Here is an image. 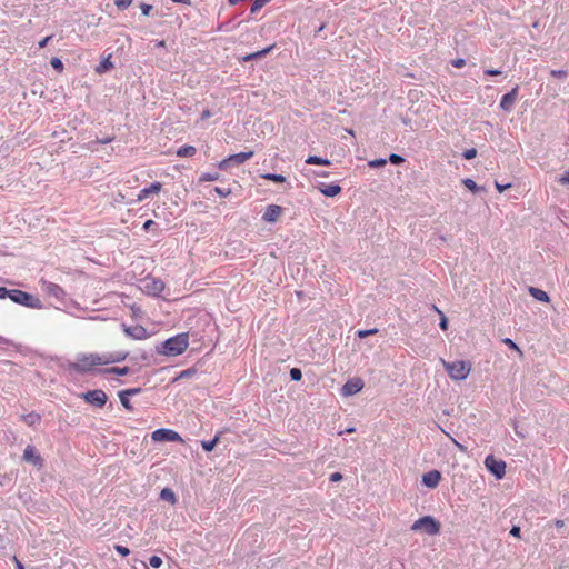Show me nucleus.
Returning a JSON list of instances; mask_svg holds the SVG:
<instances>
[{
  "instance_id": "obj_38",
  "label": "nucleus",
  "mask_w": 569,
  "mask_h": 569,
  "mask_svg": "<svg viewBox=\"0 0 569 569\" xmlns=\"http://www.w3.org/2000/svg\"><path fill=\"white\" fill-rule=\"evenodd\" d=\"M50 63H51L52 68L58 71H61L63 69V63H62L61 59H59V58H52Z\"/></svg>"
},
{
  "instance_id": "obj_62",
  "label": "nucleus",
  "mask_w": 569,
  "mask_h": 569,
  "mask_svg": "<svg viewBox=\"0 0 569 569\" xmlns=\"http://www.w3.org/2000/svg\"><path fill=\"white\" fill-rule=\"evenodd\" d=\"M355 431H356V428H353V427L347 428V429L345 430V432H347V433H352V432H355ZM342 433H343V431L339 432V435H342Z\"/></svg>"
},
{
  "instance_id": "obj_13",
  "label": "nucleus",
  "mask_w": 569,
  "mask_h": 569,
  "mask_svg": "<svg viewBox=\"0 0 569 569\" xmlns=\"http://www.w3.org/2000/svg\"><path fill=\"white\" fill-rule=\"evenodd\" d=\"M518 96V87L513 88L510 92L502 96L500 101V108L507 112H509L517 99Z\"/></svg>"
},
{
  "instance_id": "obj_11",
  "label": "nucleus",
  "mask_w": 569,
  "mask_h": 569,
  "mask_svg": "<svg viewBox=\"0 0 569 569\" xmlns=\"http://www.w3.org/2000/svg\"><path fill=\"white\" fill-rule=\"evenodd\" d=\"M365 387L362 379L352 378L349 379L341 388V393L343 397H350L358 392H360Z\"/></svg>"
},
{
  "instance_id": "obj_24",
  "label": "nucleus",
  "mask_w": 569,
  "mask_h": 569,
  "mask_svg": "<svg viewBox=\"0 0 569 569\" xmlns=\"http://www.w3.org/2000/svg\"><path fill=\"white\" fill-rule=\"evenodd\" d=\"M274 46H270L263 50H260V51H257V52H253V53H249L247 56H244L242 58L243 61H250L252 59H256V58H260V57H263L266 56L267 53H269L271 51V49L273 48Z\"/></svg>"
},
{
  "instance_id": "obj_16",
  "label": "nucleus",
  "mask_w": 569,
  "mask_h": 569,
  "mask_svg": "<svg viewBox=\"0 0 569 569\" xmlns=\"http://www.w3.org/2000/svg\"><path fill=\"white\" fill-rule=\"evenodd\" d=\"M23 459L32 463L33 466H41V457L37 453L36 449L32 446H27L23 451Z\"/></svg>"
},
{
  "instance_id": "obj_28",
  "label": "nucleus",
  "mask_w": 569,
  "mask_h": 569,
  "mask_svg": "<svg viewBox=\"0 0 569 569\" xmlns=\"http://www.w3.org/2000/svg\"><path fill=\"white\" fill-rule=\"evenodd\" d=\"M22 419L29 426H34L40 422V416L33 412L23 416Z\"/></svg>"
},
{
  "instance_id": "obj_14",
  "label": "nucleus",
  "mask_w": 569,
  "mask_h": 569,
  "mask_svg": "<svg viewBox=\"0 0 569 569\" xmlns=\"http://www.w3.org/2000/svg\"><path fill=\"white\" fill-rule=\"evenodd\" d=\"M441 479V473L438 470H431L422 476V483L428 488H436Z\"/></svg>"
},
{
  "instance_id": "obj_60",
  "label": "nucleus",
  "mask_w": 569,
  "mask_h": 569,
  "mask_svg": "<svg viewBox=\"0 0 569 569\" xmlns=\"http://www.w3.org/2000/svg\"><path fill=\"white\" fill-rule=\"evenodd\" d=\"M211 117V112L209 110H204L201 114V120H206Z\"/></svg>"
},
{
  "instance_id": "obj_46",
  "label": "nucleus",
  "mask_w": 569,
  "mask_h": 569,
  "mask_svg": "<svg viewBox=\"0 0 569 569\" xmlns=\"http://www.w3.org/2000/svg\"><path fill=\"white\" fill-rule=\"evenodd\" d=\"M140 9H141V12L143 16H148L152 9V6L151 4H147V3H141L140 4Z\"/></svg>"
},
{
  "instance_id": "obj_29",
  "label": "nucleus",
  "mask_w": 569,
  "mask_h": 569,
  "mask_svg": "<svg viewBox=\"0 0 569 569\" xmlns=\"http://www.w3.org/2000/svg\"><path fill=\"white\" fill-rule=\"evenodd\" d=\"M261 177L266 180H270L278 183H283L286 181V177L282 174L264 173Z\"/></svg>"
},
{
  "instance_id": "obj_36",
  "label": "nucleus",
  "mask_w": 569,
  "mask_h": 569,
  "mask_svg": "<svg viewBox=\"0 0 569 569\" xmlns=\"http://www.w3.org/2000/svg\"><path fill=\"white\" fill-rule=\"evenodd\" d=\"M290 378L293 380V381H300L301 378H302V373H301V370L298 369V368H292L290 370Z\"/></svg>"
},
{
  "instance_id": "obj_58",
  "label": "nucleus",
  "mask_w": 569,
  "mask_h": 569,
  "mask_svg": "<svg viewBox=\"0 0 569 569\" xmlns=\"http://www.w3.org/2000/svg\"><path fill=\"white\" fill-rule=\"evenodd\" d=\"M51 39V36H48L46 38H43L40 42H39V48H44L47 46V43L49 42V40Z\"/></svg>"
},
{
  "instance_id": "obj_61",
  "label": "nucleus",
  "mask_w": 569,
  "mask_h": 569,
  "mask_svg": "<svg viewBox=\"0 0 569 569\" xmlns=\"http://www.w3.org/2000/svg\"><path fill=\"white\" fill-rule=\"evenodd\" d=\"M152 224H153V221L152 220H148V221L144 222L143 229L148 230Z\"/></svg>"
},
{
  "instance_id": "obj_33",
  "label": "nucleus",
  "mask_w": 569,
  "mask_h": 569,
  "mask_svg": "<svg viewBox=\"0 0 569 569\" xmlns=\"http://www.w3.org/2000/svg\"><path fill=\"white\" fill-rule=\"evenodd\" d=\"M502 342H503L505 345H507L509 348H511V349L516 350L520 356L522 355V351L520 350V348L518 347V345H517L513 340H511L510 338H505V339L502 340Z\"/></svg>"
},
{
  "instance_id": "obj_25",
  "label": "nucleus",
  "mask_w": 569,
  "mask_h": 569,
  "mask_svg": "<svg viewBox=\"0 0 569 569\" xmlns=\"http://www.w3.org/2000/svg\"><path fill=\"white\" fill-rule=\"evenodd\" d=\"M197 149L193 146H183L178 149L177 156L179 157H192Z\"/></svg>"
},
{
  "instance_id": "obj_3",
  "label": "nucleus",
  "mask_w": 569,
  "mask_h": 569,
  "mask_svg": "<svg viewBox=\"0 0 569 569\" xmlns=\"http://www.w3.org/2000/svg\"><path fill=\"white\" fill-rule=\"evenodd\" d=\"M189 346V338L187 333H180L164 341L162 346V353L169 357H176L187 350Z\"/></svg>"
},
{
  "instance_id": "obj_5",
  "label": "nucleus",
  "mask_w": 569,
  "mask_h": 569,
  "mask_svg": "<svg viewBox=\"0 0 569 569\" xmlns=\"http://www.w3.org/2000/svg\"><path fill=\"white\" fill-rule=\"evenodd\" d=\"M485 467L491 472L497 479H502L506 475V462L497 459L495 456L489 455L485 459Z\"/></svg>"
},
{
  "instance_id": "obj_20",
  "label": "nucleus",
  "mask_w": 569,
  "mask_h": 569,
  "mask_svg": "<svg viewBox=\"0 0 569 569\" xmlns=\"http://www.w3.org/2000/svg\"><path fill=\"white\" fill-rule=\"evenodd\" d=\"M113 68V63L110 59V56L104 58L97 67H96V72L101 74V73H104L106 71L110 70Z\"/></svg>"
},
{
  "instance_id": "obj_8",
  "label": "nucleus",
  "mask_w": 569,
  "mask_h": 569,
  "mask_svg": "<svg viewBox=\"0 0 569 569\" xmlns=\"http://www.w3.org/2000/svg\"><path fill=\"white\" fill-rule=\"evenodd\" d=\"M253 156V151L240 152L231 154L219 162L218 167L221 170H227L232 164H240L249 160Z\"/></svg>"
},
{
  "instance_id": "obj_7",
  "label": "nucleus",
  "mask_w": 569,
  "mask_h": 569,
  "mask_svg": "<svg viewBox=\"0 0 569 569\" xmlns=\"http://www.w3.org/2000/svg\"><path fill=\"white\" fill-rule=\"evenodd\" d=\"M151 439L156 442H161V441L182 442L183 441L181 436L177 431H174L172 429H167V428H160V429L154 430L151 433Z\"/></svg>"
},
{
  "instance_id": "obj_57",
  "label": "nucleus",
  "mask_w": 569,
  "mask_h": 569,
  "mask_svg": "<svg viewBox=\"0 0 569 569\" xmlns=\"http://www.w3.org/2000/svg\"><path fill=\"white\" fill-rule=\"evenodd\" d=\"M553 526L557 528V529H562L565 527V521L561 520V519H556L553 521Z\"/></svg>"
},
{
  "instance_id": "obj_6",
  "label": "nucleus",
  "mask_w": 569,
  "mask_h": 569,
  "mask_svg": "<svg viewBox=\"0 0 569 569\" xmlns=\"http://www.w3.org/2000/svg\"><path fill=\"white\" fill-rule=\"evenodd\" d=\"M164 282L156 278H146L140 282V289L150 296H159L164 290Z\"/></svg>"
},
{
  "instance_id": "obj_64",
  "label": "nucleus",
  "mask_w": 569,
  "mask_h": 569,
  "mask_svg": "<svg viewBox=\"0 0 569 569\" xmlns=\"http://www.w3.org/2000/svg\"><path fill=\"white\" fill-rule=\"evenodd\" d=\"M189 376V371L188 370H184L180 373V378H183V377H188Z\"/></svg>"
},
{
  "instance_id": "obj_50",
  "label": "nucleus",
  "mask_w": 569,
  "mask_h": 569,
  "mask_svg": "<svg viewBox=\"0 0 569 569\" xmlns=\"http://www.w3.org/2000/svg\"><path fill=\"white\" fill-rule=\"evenodd\" d=\"M495 187L499 192H503L505 190L509 189L511 187L510 183L501 184L498 181L495 182Z\"/></svg>"
},
{
  "instance_id": "obj_31",
  "label": "nucleus",
  "mask_w": 569,
  "mask_h": 569,
  "mask_svg": "<svg viewBox=\"0 0 569 569\" xmlns=\"http://www.w3.org/2000/svg\"><path fill=\"white\" fill-rule=\"evenodd\" d=\"M119 399H120V402L121 405L128 409V410H131L132 407H131V403H130V400H129V396H127L126 393H123L122 391L119 392Z\"/></svg>"
},
{
  "instance_id": "obj_43",
  "label": "nucleus",
  "mask_w": 569,
  "mask_h": 569,
  "mask_svg": "<svg viewBox=\"0 0 569 569\" xmlns=\"http://www.w3.org/2000/svg\"><path fill=\"white\" fill-rule=\"evenodd\" d=\"M378 332V329L373 328V329H369V330H359L358 331V337L360 338H365L369 335H373V333H377Z\"/></svg>"
},
{
  "instance_id": "obj_48",
  "label": "nucleus",
  "mask_w": 569,
  "mask_h": 569,
  "mask_svg": "<svg viewBox=\"0 0 569 569\" xmlns=\"http://www.w3.org/2000/svg\"><path fill=\"white\" fill-rule=\"evenodd\" d=\"M510 535H511L512 537L520 538V537H521V529H520V527H518V526H513V527L510 529Z\"/></svg>"
},
{
  "instance_id": "obj_56",
  "label": "nucleus",
  "mask_w": 569,
  "mask_h": 569,
  "mask_svg": "<svg viewBox=\"0 0 569 569\" xmlns=\"http://www.w3.org/2000/svg\"><path fill=\"white\" fill-rule=\"evenodd\" d=\"M485 72H486L488 76H499V74H501V71H500V70H498V69H487Z\"/></svg>"
},
{
  "instance_id": "obj_34",
  "label": "nucleus",
  "mask_w": 569,
  "mask_h": 569,
  "mask_svg": "<svg viewBox=\"0 0 569 569\" xmlns=\"http://www.w3.org/2000/svg\"><path fill=\"white\" fill-rule=\"evenodd\" d=\"M386 163H387V160H386V159H383V158H380V159L370 160V161L368 162V166H369L370 168H379V167H383V166H386Z\"/></svg>"
},
{
  "instance_id": "obj_4",
  "label": "nucleus",
  "mask_w": 569,
  "mask_h": 569,
  "mask_svg": "<svg viewBox=\"0 0 569 569\" xmlns=\"http://www.w3.org/2000/svg\"><path fill=\"white\" fill-rule=\"evenodd\" d=\"M440 522L431 516H425L411 525L412 531H421L429 536H436L440 532Z\"/></svg>"
},
{
  "instance_id": "obj_53",
  "label": "nucleus",
  "mask_w": 569,
  "mask_h": 569,
  "mask_svg": "<svg viewBox=\"0 0 569 569\" xmlns=\"http://www.w3.org/2000/svg\"><path fill=\"white\" fill-rule=\"evenodd\" d=\"M10 290L4 287H0V299L9 298Z\"/></svg>"
},
{
  "instance_id": "obj_47",
  "label": "nucleus",
  "mask_w": 569,
  "mask_h": 569,
  "mask_svg": "<svg viewBox=\"0 0 569 569\" xmlns=\"http://www.w3.org/2000/svg\"><path fill=\"white\" fill-rule=\"evenodd\" d=\"M450 440L452 441V443L461 451V452H465L466 451V447L463 445H461L459 441H457L453 437H451L450 435L446 433Z\"/></svg>"
},
{
  "instance_id": "obj_30",
  "label": "nucleus",
  "mask_w": 569,
  "mask_h": 569,
  "mask_svg": "<svg viewBox=\"0 0 569 569\" xmlns=\"http://www.w3.org/2000/svg\"><path fill=\"white\" fill-rule=\"evenodd\" d=\"M269 0H256L253 4L251 6V13H257L259 10H261Z\"/></svg>"
},
{
  "instance_id": "obj_12",
  "label": "nucleus",
  "mask_w": 569,
  "mask_h": 569,
  "mask_svg": "<svg viewBox=\"0 0 569 569\" xmlns=\"http://www.w3.org/2000/svg\"><path fill=\"white\" fill-rule=\"evenodd\" d=\"M283 213V208L278 204H269L263 212V220L269 223L277 222Z\"/></svg>"
},
{
  "instance_id": "obj_44",
  "label": "nucleus",
  "mask_w": 569,
  "mask_h": 569,
  "mask_svg": "<svg viewBox=\"0 0 569 569\" xmlns=\"http://www.w3.org/2000/svg\"><path fill=\"white\" fill-rule=\"evenodd\" d=\"M108 371L114 372V373L120 375V376H124V375H127L129 372V369L127 367H123V368H111Z\"/></svg>"
},
{
  "instance_id": "obj_40",
  "label": "nucleus",
  "mask_w": 569,
  "mask_h": 569,
  "mask_svg": "<svg viewBox=\"0 0 569 569\" xmlns=\"http://www.w3.org/2000/svg\"><path fill=\"white\" fill-rule=\"evenodd\" d=\"M462 156H463L465 159L471 160V159L476 158L477 150L475 148L467 149V150L463 151Z\"/></svg>"
},
{
  "instance_id": "obj_27",
  "label": "nucleus",
  "mask_w": 569,
  "mask_h": 569,
  "mask_svg": "<svg viewBox=\"0 0 569 569\" xmlns=\"http://www.w3.org/2000/svg\"><path fill=\"white\" fill-rule=\"evenodd\" d=\"M220 440V437L219 436H216L213 439L211 440H204L201 442V446L203 448V450L210 452L214 449V447L217 446V443L219 442Z\"/></svg>"
},
{
  "instance_id": "obj_2",
  "label": "nucleus",
  "mask_w": 569,
  "mask_h": 569,
  "mask_svg": "<svg viewBox=\"0 0 569 569\" xmlns=\"http://www.w3.org/2000/svg\"><path fill=\"white\" fill-rule=\"evenodd\" d=\"M442 366L445 367L449 377L455 381H462L468 378L471 371V363L466 360L458 361H446L445 359H440Z\"/></svg>"
},
{
  "instance_id": "obj_35",
  "label": "nucleus",
  "mask_w": 569,
  "mask_h": 569,
  "mask_svg": "<svg viewBox=\"0 0 569 569\" xmlns=\"http://www.w3.org/2000/svg\"><path fill=\"white\" fill-rule=\"evenodd\" d=\"M149 563L152 568H160L162 566V559L159 556H152L149 559Z\"/></svg>"
},
{
  "instance_id": "obj_45",
  "label": "nucleus",
  "mask_w": 569,
  "mask_h": 569,
  "mask_svg": "<svg viewBox=\"0 0 569 569\" xmlns=\"http://www.w3.org/2000/svg\"><path fill=\"white\" fill-rule=\"evenodd\" d=\"M550 74L556 78L563 79L567 77V72L565 70H551Z\"/></svg>"
},
{
  "instance_id": "obj_39",
  "label": "nucleus",
  "mask_w": 569,
  "mask_h": 569,
  "mask_svg": "<svg viewBox=\"0 0 569 569\" xmlns=\"http://www.w3.org/2000/svg\"><path fill=\"white\" fill-rule=\"evenodd\" d=\"M219 179L218 173H203L200 178L201 181H216Z\"/></svg>"
},
{
  "instance_id": "obj_54",
  "label": "nucleus",
  "mask_w": 569,
  "mask_h": 569,
  "mask_svg": "<svg viewBox=\"0 0 569 569\" xmlns=\"http://www.w3.org/2000/svg\"><path fill=\"white\" fill-rule=\"evenodd\" d=\"M122 392L130 397V396L139 393L140 389L139 388H132V389L123 390Z\"/></svg>"
},
{
  "instance_id": "obj_22",
  "label": "nucleus",
  "mask_w": 569,
  "mask_h": 569,
  "mask_svg": "<svg viewBox=\"0 0 569 569\" xmlns=\"http://www.w3.org/2000/svg\"><path fill=\"white\" fill-rule=\"evenodd\" d=\"M463 186L472 193L485 191V188L479 187L472 179L466 178L462 180Z\"/></svg>"
},
{
  "instance_id": "obj_59",
  "label": "nucleus",
  "mask_w": 569,
  "mask_h": 569,
  "mask_svg": "<svg viewBox=\"0 0 569 569\" xmlns=\"http://www.w3.org/2000/svg\"><path fill=\"white\" fill-rule=\"evenodd\" d=\"M13 561L16 563L17 569H24V566L21 563V561L17 557H13Z\"/></svg>"
},
{
  "instance_id": "obj_32",
  "label": "nucleus",
  "mask_w": 569,
  "mask_h": 569,
  "mask_svg": "<svg viewBox=\"0 0 569 569\" xmlns=\"http://www.w3.org/2000/svg\"><path fill=\"white\" fill-rule=\"evenodd\" d=\"M435 309H436V311L440 315V323H439L440 328H441L442 330H447V328H448V319H447V317H446V316H445V313H443L441 310H439L437 307H435Z\"/></svg>"
},
{
  "instance_id": "obj_17",
  "label": "nucleus",
  "mask_w": 569,
  "mask_h": 569,
  "mask_svg": "<svg viewBox=\"0 0 569 569\" xmlns=\"http://www.w3.org/2000/svg\"><path fill=\"white\" fill-rule=\"evenodd\" d=\"M319 191L329 198H333L341 192V187L338 184H321Z\"/></svg>"
},
{
  "instance_id": "obj_10",
  "label": "nucleus",
  "mask_w": 569,
  "mask_h": 569,
  "mask_svg": "<svg viewBox=\"0 0 569 569\" xmlns=\"http://www.w3.org/2000/svg\"><path fill=\"white\" fill-rule=\"evenodd\" d=\"M83 399L96 407H103L108 400L106 392L101 389H96L83 393Z\"/></svg>"
},
{
  "instance_id": "obj_15",
  "label": "nucleus",
  "mask_w": 569,
  "mask_h": 569,
  "mask_svg": "<svg viewBox=\"0 0 569 569\" xmlns=\"http://www.w3.org/2000/svg\"><path fill=\"white\" fill-rule=\"evenodd\" d=\"M161 189H162V184L160 182H153L149 187L143 188L139 192V194L137 197V201L141 202L151 194H158L161 191Z\"/></svg>"
},
{
  "instance_id": "obj_51",
  "label": "nucleus",
  "mask_w": 569,
  "mask_h": 569,
  "mask_svg": "<svg viewBox=\"0 0 569 569\" xmlns=\"http://www.w3.org/2000/svg\"><path fill=\"white\" fill-rule=\"evenodd\" d=\"M116 550L121 555V556H128L129 555V549L127 547H123V546H116Z\"/></svg>"
},
{
  "instance_id": "obj_52",
  "label": "nucleus",
  "mask_w": 569,
  "mask_h": 569,
  "mask_svg": "<svg viewBox=\"0 0 569 569\" xmlns=\"http://www.w3.org/2000/svg\"><path fill=\"white\" fill-rule=\"evenodd\" d=\"M466 64L465 59L459 58L452 61V66L456 68H462Z\"/></svg>"
},
{
  "instance_id": "obj_9",
  "label": "nucleus",
  "mask_w": 569,
  "mask_h": 569,
  "mask_svg": "<svg viewBox=\"0 0 569 569\" xmlns=\"http://www.w3.org/2000/svg\"><path fill=\"white\" fill-rule=\"evenodd\" d=\"M9 299L16 303L28 307H34V301H38V299H34L31 295L17 289L10 290Z\"/></svg>"
},
{
  "instance_id": "obj_21",
  "label": "nucleus",
  "mask_w": 569,
  "mask_h": 569,
  "mask_svg": "<svg viewBox=\"0 0 569 569\" xmlns=\"http://www.w3.org/2000/svg\"><path fill=\"white\" fill-rule=\"evenodd\" d=\"M46 291L56 298H61L63 296V290L52 282L46 283Z\"/></svg>"
},
{
  "instance_id": "obj_1",
  "label": "nucleus",
  "mask_w": 569,
  "mask_h": 569,
  "mask_svg": "<svg viewBox=\"0 0 569 569\" xmlns=\"http://www.w3.org/2000/svg\"><path fill=\"white\" fill-rule=\"evenodd\" d=\"M122 353H79L74 361L68 362L67 368L77 372H88L98 366L114 363L123 360Z\"/></svg>"
},
{
  "instance_id": "obj_63",
  "label": "nucleus",
  "mask_w": 569,
  "mask_h": 569,
  "mask_svg": "<svg viewBox=\"0 0 569 569\" xmlns=\"http://www.w3.org/2000/svg\"><path fill=\"white\" fill-rule=\"evenodd\" d=\"M171 1L176 2V3L190 4V0H171Z\"/></svg>"
},
{
  "instance_id": "obj_55",
  "label": "nucleus",
  "mask_w": 569,
  "mask_h": 569,
  "mask_svg": "<svg viewBox=\"0 0 569 569\" xmlns=\"http://www.w3.org/2000/svg\"><path fill=\"white\" fill-rule=\"evenodd\" d=\"M342 479V475L340 472H335L330 476V480L332 482L340 481Z\"/></svg>"
},
{
  "instance_id": "obj_49",
  "label": "nucleus",
  "mask_w": 569,
  "mask_h": 569,
  "mask_svg": "<svg viewBox=\"0 0 569 569\" xmlns=\"http://www.w3.org/2000/svg\"><path fill=\"white\" fill-rule=\"evenodd\" d=\"M214 191L221 196V197H227L231 193L230 189H222V188H219V187H216L214 188Z\"/></svg>"
},
{
  "instance_id": "obj_41",
  "label": "nucleus",
  "mask_w": 569,
  "mask_h": 569,
  "mask_svg": "<svg viewBox=\"0 0 569 569\" xmlns=\"http://www.w3.org/2000/svg\"><path fill=\"white\" fill-rule=\"evenodd\" d=\"M558 182L562 186H569V170L565 171L559 178Z\"/></svg>"
},
{
  "instance_id": "obj_19",
  "label": "nucleus",
  "mask_w": 569,
  "mask_h": 569,
  "mask_svg": "<svg viewBox=\"0 0 569 569\" xmlns=\"http://www.w3.org/2000/svg\"><path fill=\"white\" fill-rule=\"evenodd\" d=\"M160 498L164 501H168L171 505L177 503V496L174 491L170 488H163L160 492Z\"/></svg>"
},
{
  "instance_id": "obj_18",
  "label": "nucleus",
  "mask_w": 569,
  "mask_h": 569,
  "mask_svg": "<svg viewBox=\"0 0 569 569\" xmlns=\"http://www.w3.org/2000/svg\"><path fill=\"white\" fill-rule=\"evenodd\" d=\"M528 291L532 298L541 302H549V296L546 291L540 288L529 287Z\"/></svg>"
},
{
  "instance_id": "obj_26",
  "label": "nucleus",
  "mask_w": 569,
  "mask_h": 569,
  "mask_svg": "<svg viewBox=\"0 0 569 569\" xmlns=\"http://www.w3.org/2000/svg\"><path fill=\"white\" fill-rule=\"evenodd\" d=\"M124 332L128 336H131L133 338H141L144 333V329L142 327H134V328L124 327Z\"/></svg>"
},
{
  "instance_id": "obj_42",
  "label": "nucleus",
  "mask_w": 569,
  "mask_h": 569,
  "mask_svg": "<svg viewBox=\"0 0 569 569\" xmlns=\"http://www.w3.org/2000/svg\"><path fill=\"white\" fill-rule=\"evenodd\" d=\"M132 3V0H114V4L120 9H126Z\"/></svg>"
},
{
  "instance_id": "obj_23",
  "label": "nucleus",
  "mask_w": 569,
  "mask_h": 569,
  "mask_svg": "<svg viewBox=\"0 0 569 569\" xmlns=\"http://www.w3.org/2000/svg\"><path fill=\"white\" fill-rule=\"evenodd\" d=\"M306 162L308 164H319V166H330V160L328 159H325V158H320V157H317V156H309L307 159H306Z\"/></svg>"
},
{
  "instance_id": "obj_37",
  "label": "nucleus",
  "mask_w": 569,
  "mask_h": 569,
  "mask_svg": "<svg viewBox=\"0 0 569 569\" xmlns=\"http://www.w3.org/2000/svg\"><path fill=\"white\" fill-rule=\"evenodd\" d=\"M389 161L392 163V164H400L405 161V159L400 156V154H397V153H391L389 156Z\"/></svg>"
}]
</instances>
